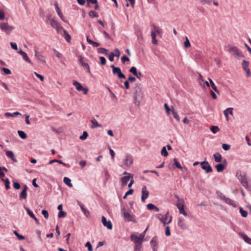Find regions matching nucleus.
<instances>
[{"instance_id":"052dcab7","label":"nucleus","mask_w":251,"mask_h":251,"mask_svg":"<svg viewBox=\"0 0 251 251\" xmlns=\"http://www.w3.org/2000/svg\"><path fill=\"white\" fill-rule=\"evenodd\" d=\"M230 146L228 144H223L222 145V148L224 150L227 151L230 149Z\"/></svg>"},{"instance_id":"4468645a","label":"nucleus","mask_w":251,"mask_h":251,"mask_svg":"<svg viewBox=\"0 0 251 251\" xmlns=\"http://www.w3.org/2000/svg\"><path fill=\"white\" fill-rule=\"evenodd\" d=\"M133 176L131 174H129V176L122 177L121 178V185L122 186H125L127 185L128 181L131 178H133Z\"/></svg>"},{"instance_id":"5fc2aeb1","label":"nucleus","mask_w":251,"mask_h":251,"mask_svg":"<svg viewBox=\"0 0 251 251\" xmlns=\"http://www.w3.org/2000/svg\"><path fill=\"white\" fill-rule=\"evenodd\" d=\"M129 72L133 74V75H137V69H136V68L135 67H132L130 68V70H129Z\"/></svg>"},{"instance_id":"4c0bfd02","label":"nucleus","mask_w":251,"mask_h":251,"mask_svg":"<svg viewBox=\"0 0 251 251\" xmlns=\"http://www.w3.org/2000/svg\"><path fill=\"white\" fill-rule=\"evenodd\" d=\"M89 16L91 18H97L99 17V14L93 10H90L89 12Z\"/></svg>"},{"instance_id":"20e7f679","label":"nucleus","mask_w":251,"mask_h":251,"mask_svg":"<svg viewBox=\"0 0 251 251\" xmlns=\"http://www.w3.org/2000/svg\"><path fill=\"white\" fill-rule=\"evenodd\" d=\"M228 51L232 53V54L235 57H243L242 53L237 49L235 46L228 47Z\"/></svg>"},{"instance_id":"c03bdc74","label":"nucleus","mask_w":251,"mask_h":251,"mask_svg":"<svg viewBox=\"0 0 251 251\" xmlns=\"http://www.w3.org/2000/svg\"><path fill=\"white\" fill-rule=\"evenodd\" d=\"M210 129L214 134H215L219 130V128L217 126H213L210 127Z\"/></svg>"},{"instance_id":"37998d69","label":"nucleus","mask_w":251,"mask_h":251,"mask_svg":"<svg viewBox=\"0 0 251 251\" xmlns=\"http://www.w3.org/2000/svg\"><path fill=\"white\" fill-rule=\"evenodd\" d=\"M24 207H25V210L26 211L27 214L29 215V216L31 218H35L34 214H33V212L29 209V208L25 207V206Z\"/></svg>"},{"instance_id":"0e129e2a","label":"nucleus","mask_w":251,"mask_h":251,"mask_svg":"<svg viewBox=\"0 0 251 251\" xmlns=\"http://www.w3.org/2000/svg\"><path fill=\"white\" fill-rule=\"evenodd\" d=\"M2 70L6 75H10L11 73V71L9 69L2 68Z\"/></svg>"},{"instance_id":"4be33fe9","label":"nucleus","mask_w":251,"mask_h":251,"mask_svg":"<svg viewBox=\"0 0 251 251\" xmlns=\"http://www.w3.org/2000/svg\"><path fill=\"white\" fill-rule=\"evenodd\" d=\"M150 243L151 244L152 249H158V242L157 237H153L152 239L151 240Z\"/></svg>"},{"instance_id":"aec40b11","label":"nucleus","mask_w":251,"mask_h":251,"mask_svg":"<svg viewBox=\"0 0 251 251\" xmlns=\"http://www.w3.org/2000/svg\"><path fill=\"white\" fill-rule=\"evenodd\" d=\"M18 52L22 56L24 60L30 64H32L31 60L28 58L26 52H24L22 50H20Z\"/></svg>"},{"instance_id":"473e14b6","label":"nucleus","mask_w":251,"mask_h":251,"mask_svg":"<svg viewBox=\"0 0 251 251\" xmlns=\"http://www.w3.org/2000/svg\"><path fill=\"white\" fill-rule=\"evenodd\" d=\"M73 85L75 87L77 91H81L83 86L79 82H77V81L74 80L73 81Z\"/></svg>"},{"instance_id":"f8f14e48","label":"nucleus","mask_w":251,"mask_h":251,"mask_svg":"<svg viewBox=\"0 0 251 251\" xmlns=\"http://www.w3.org/2000/svg\"><path fill=\"white\" fill-rule=\"evenodd\" d=\"M227 163V161L224 159L223 161V163H219L216 165L215 167L218 172H222L226 168Z\"/></svg>"},{"instance_id":"864d4df0","label":"nucleus","mask_w":251,"mask_h":251,"mask_svg":"<svg viewBox=\"0 0 251 251\" xmlns=\"http://www.w3.org/2000/svg\"><path fill=\"white\" fill-rule=\"evenodd\" d=\"M218 196L223 201H225L226 198L223 193L221 192L217 191L216 192Z\"/></svg>"},{"instance_id":"3c124183","label":"nucleus","mask_w":251,"mask_h":251,"mask_svg":"<svg viewBox=\"0 0 251 251\" xmlns=\"http://www.w3.org/2000/svg\"><path fill=\"white\" fill-rule=\"evenodd\" d=\"M88 136V133L86 131H83L82 135L79 137V139L81 140H84L87 138Z\"/></svg>"},{"instance_id":"c85d7f7f","label":"nucleus","mask_w":251,"mask_h":251,"mask_svg":"<svg viewBox=\"0 0 251 251\" xmlns=\"http://www.w3.org/2000/svg\"><path fill=\"white\" fill-rule=\"evenodd\" d=\"M174 164L176 168L180 169L181 170L184 171V170H187L186 168H183L181 166L180 164L178 162L176 158L174 159Z\"/></svg>"},{"instance_id":"13d9d810","label":"nucleus","mask_w":251,"mask_h":251,"mask_svg":"<svg viewBox=\"0 0 251 251\" xmlns=\"http://www.w3.org/2000/svg\"><path fill=\"white\" fill-rule=\"evenodd\" d=\"M200 1H201V3L203 5H204V4L210 5L211 3V1L210 0H201Z\"/></svg>"},{"instance_id":"72a5a7b5","label":"nucleus","mask_w":251,"mask_h":251,"mask_svg":"<svg viewBox=\"0 0 251 251\" xmlns=\"http://www.w3.org/2000/svg\"><path fill=\"white\" fill-rule=\"evenodd\" d=\"M91 123L92 124L91 126L92 128H96L98 127H100L101 126V125L99 124L97 121L95 119H93L91 120Z\"/></svg>"},{"instance_id":"e433bc0d","label":"nucleus","mask_w":251,"mask_h":251,"mask_svg":"<svg viewBox=\"0 0 251 251\" xmlns=\"http://www.w3.org/2000/svg\"><path fill=\"white\" fill-rule=\"evenodd\" d=\"M21 114L20 113H19V112H14L13 113H9V112H6L5 113V116L6 117H15L16 116H17V115H21Z\"/></svg>"},{"instance_id":"9b49d317","label":"nucleus","mask_w":251,"mask_h":251,"mask_svg":"<svg viewBox=\"0 0 251 251\" xmlns=\"http://www.w3.org/2000/svg\"><path fill=\"white\" fill-rule=\"evenodd\" d=\"M83 57L81 55L78 56V62L80 65L83 67L84 69L87 70V72L90 73V67L88 63H85L83 61Z\"/></svg>"},{"instance_id":"b1692460","label":"nucleus","mask_w":251,"mask_h":251,"mask_svg":"<svg viewBox=\"0 0 251 251\" xmlns=\"http://www.w3.org/2000/svg\"><path fill=\"white\" fill-rule=\"evenodd\" d=\"M6 155L8 157L10 158L13 161L15 162H17V160L16 159L13 152L10 151H6Z\"/></svg>"},{"instance_id":"393cba45","label":"nucleus","mask_w":251,"mask_h":251,"mask_svg":"<svg viewBox=\"0 0 251 251\" xmlns=\"http://www.w3.org/2000/svg\"><path fill=\"white\" fill-rule=\"evenodd\" d=\"M224 114L225 116L226 117V120H228V114L230 115L233 114V108H227L224 111Z\"/></svg>"},{"instance_id":"79ce46f5","label":"nucleus","mask_w":251,"mask_h":251,"mask_svg":"<svg viewBox=\"0 0 251 251\" xmlns=\"http://www.w3.org/2000/svg\"><path fill=\"white\" fill-rule=\"evenodd\" d=\"M54 162L58 163L60 164L63 165L65 166H67V165L66 163L63 162L61 160H57V159H53V160L50 161L49 164H52Z\"/></svg>"},{"instance_id":"58836bf2","label":"nucleus","mask_w":251,"mask_h":251,"mask_svg":"<svg viewBox=\"0 0 251 251\" xmlns=\"http://www.w3.org/2000/svg\"><path fill=\"white\" fill-rule=\"evenodd\" d=\"M18 133L19 136L23 139H25L27 137L26 134L25 132L22 130H18Z\"/></svg>"},{"instance_id":"2eb2a0df","label":"nucleus","mask_w":251,"mask_h":251,"mask_svg":"<svg viewBox=\"0 0 251 251\" xmlns=\"http://www.w3.org/2000/svg\"><path fill=\"white\" fill-rule=\"evenodd\" d=\"M243 69L246 72L247 76L248 77L251 76V74L249 68V62L244 60L242 63Z\"/></svg>"},{"instance_id":"603ef678","label":"nucleus","mask_w":251,"mask_h":251,"mask_svg":"<svg viewBox=\"0 0 251 251\" xmlns=\"http://www.w3.org/2000/svg\"><path fill=\"white\" fill-rule=\"evenodd\" d=\"M161 155L164 156H167L168 155V152L165 147H163L161 152Z\"/></svg>"},{"instance_id":"dca6fc26","label":"nucleus","mask_w":251,"mask_h":251,"mask_svg":"<svg viewBox=\"0 0 251 251\" xmlns=\"http://www.w3.org/2000/svg\"><path fill=\"white\" fill-rule=\"evenodd\" d=\"M149 192L147 190L146 186H144L142 188V201L144 202L145 200L148 198Z\"/></svg>"},{"instance_id":"6ab92c4d","label":"nucleus","mask_w":251,"mask_h":251,"mask_svg":"<svg viewBox=\"0 0 251 251\" xmlns=\"http://www.w3.org/2000/svg\"><path fill=\"white\" fill-rule=\"evenodd\" d=\"M35 56L40 62L42 63H45L46 62L45 57L37 50L35 51Z\"/></svg>"},{"instance_id":"1a4fd4ad","label":"nucleus","mask_w":251,"mask_h":251,"mask_svg":"<svg viewBox=\"0 0 251 251\" xmlns=\"http://www.w3.org/2000/svg\"><path fill=\"white\" fill-rule=\"evenodd\" d=\"M201 168L205 170L206 173H211L213 171L212 168L206 161H202L201 163Z\"/></svg>"},{"instance_id":"ea45409f","label":"nucleus","mask_w":251,"mask_h":251,"mask_svg":"<svg viewBox=\"0 0 251 251\" xmlns=\"http://www.w3.org/2000/svg\"><path fill=\"white\" fill-rule=\"evenodd\" d=\"M153 29L155 31V32H156V34L157 33L160 37L162 36L163 31L161 29H160L158 27H156L155 25H153Z\"/></svg>"},{"instance_id":"8fccbe9b","label":"nucleus","mask_w":251,"mask_h":251,"mask_svg":"<svg viewBox=\"0 0 251 251\" xmlns=\"http://www.w3.org/2000/svg\"><path fill=\"white\" fill-rule=\"evenodd\" d=\"M240 212L243 217H247L248 215V212L247 211L244 210L242 208H240Z\"/></svg>"},{"instance_id":"f257e3e1","label":"nucleus","mask_w":251,"mask_h":251,"mask_svg":"<svg viewBox=\"0 0 251 251\" xmlns=\"http://www.w3.org/2000/svg\"><path fill=\"white\" fill-rule=\"evenodd\" d=\"M134 103L137 106H139L140 102L143 97V93L142 91L141 88L139 85L135 84L134 87Z\"/></svg>"},{"instance_id":"f3484780","label":"nucleus","mask_w":251,"mask_h":251,"mask_svg":"<svg viewBox=\"0 0 251 251\" xmlns=\"http://www.w3.org/2000/svg\"><path fill=\"white\" fill-rule=\"evenodd\" d=\"M101 222L103 225L106 227L108 229H111L112 228V225L110 221H107L106 218L102 216L101 217Z\"/></svg>"},{"instance_id":"338daca9","label":"nucleus","mask_w":251,"mask_h":251,"mask_svg":"<svg viewBox=\"0 0 251 251\" xmlns=\"http://www.w3.org/2000/svg\"><path fill=\"white\" fill-rule=\"evenodd\" d=\"M121 53L120 50L118 49H116L115 50V53H114V55L115 56L119 57L120 56Z\"/></svg>"},{"instance_id":"a18cd8bd","label":"nucleus","mask_w":251,"mask_h":251,"mask_svg":"<svg viewBox=\"0 0 251 251\" xmlns=\"http://www.w3.org/2000/svg\"><path fill=\"white\" fill-rule=\"evenodd\" d=\"M172 112L173 115L174 117L177 121H179L180 118L177 112L174 109L172 110Z\"/></svg>"},{"instance_id":"680f3d73","label":"nucleus","mask_w":251,"mask_h":251,"mask_svg":"<svg viewBox=\"0 0 251 251\" xmlns=\"http://www.w3.org/2000/svg\"><path fill=\"white\" fill-rule=\"evenodd\" d=\"M142 246V244H135L134 247V251H140Z\"/></svg>"},{"instance_id":"e2e57ef3","label":"nucleus","mask_w":251,"mask_h":251,"mask_svg":"<svg viewBox=\"0 0 251 251\" xmlns=\"http://www.w3.org/2000/svg\"><path fill=\"white\" fill-rule=\"evenodd\" d=\"M10 45L11 47V48L13 49L14 50H18V47L17 44L15 43L11 42Z\"/></svg>"},{"instance_id":"ddd939ff","label":"nucleus","mask_w":251,"mask_h":251,"mask_svg":"<svg viewBox=\"0 0 251 251\" xmlns=\"http://www.w3.org/2000/svg\"><path fill=\"white\" fill-rule=\"evenodd\" d=\"M169 214V212L168 211L165 215L159 214L156 215V217L165 225H166V220L168 218Z\"/></svg>"},{"instance_id":"7c9ffc66","label":"nucleus","mask_w":251,"mask_h":251,"mask_svg":"<svg viewBox=\"0 0 251 251\" xmlns=\"http://www.w3.org/2000/svg\"><path fill=\"white\" fill-rule=\"evenodd\" d=\"M178 226L180 227L182 229H186L187 228V226L183 221L181 219L179 218L178 221Z\"/></svg>"},{"instance_id":"bb28decb","label":"nucleus","mask_w":251,"mask_h":251,"mask_svg":"<svg viewBox=\"0 0 251 251\" xmlns=\"http://www.w3.org/2000/svg\"><path fill=\"white\" fill-rule=\"evenodd\" d=\"M148 209L150 210H154L156 212L159 211V209L156 207L155 205L152 203H149L147 205Z\"/></svg>"},{"instance_id":"423d86ee","label":"nucleus","mask_w":251,"mask_h":251,"mask_svg":"<svg viewBox=\"0 0 251 251\" xmlns=\"http://www.w3.org/2000/svg\"><path fill=\"white\" fill-rule=\"evenodd\" d=\"M112 69V73L114 75H117L119 79L125 78V75L122 73L121 70L119 67H115L114 65H111Z\"/></svg>"},{"instance_id":"9d476101","label":"nucleus","mask_w":251,"mask_h":251,"mask_svg":"<svg viewBox=\"0 0 251 251\" xmlns=\"http://www.w3.org/2000/svg\"><path fill=\"white\" fill-rule=\"evenodd\" d=\"M50 25L53 28H55L58 33L61 32V30L63 29V27L58 24V23L54 19V18L50 19Z\"/></svg>"},{"instance_id":"cd10ccee","label":"nucleus","mask_w":251,"mask_h":251,"mask_svg":"<svg viewBox=\"0 0 251 251\" xmlns=\"http://www.w3.org/2000/svg\"><path fill=\"white\" fill-rule=\"evenodd\" d=\"M208 80L209 81V82H210V85H211V87L212 88V89L218 94L219 95L220 92L219 91V90L217 89V87L216 86L215 84H214V83L213 82V81H212V80L210 78H208Z\"/></svg>"},{"instance_id":"09e8293b","label":"nucleus","mask_w":251,"mask_h":251,"mask_svg":"<svg viewBox=\"0 0 251 251\" xmlns=\"http://www.w3.org/2000/svg\"><path fill=\"white\" fill-rule=\"evenodd\" d=\"M13 233L17 236L19 240H24L25 237L24 236L20 235L16 230L13 231Z\"/></svg>"},{"instance_id":"0eeeda50","label":"nucleus","mask_w":251,"mask_h":251,"mask_svg":"<svg viewBox=\"0 0 251 251\" xmlns=\"http://www.w3.org/2000/svg\"><path fill=\"white\" fill-rule=\"evenodd\" d=\"M131 240L134 242L135 244H142L144 239L143 234H140L139 236L132 234L130 235Z\"/></svg>"},{"instance_id":"de8ad7c7","label":"nucleus","mask_w":251,"mask_h":251,"mask_svg":"<svg viewBox=\"0 0 251 251\" xmlns=\"http://www.w3.org/2000/svg\"><path fill=\"white\" fill-rule=\"evenodd\" d=\"M3 181L5 182V187L6 190H8L10 188V181L8 178H6L5 179H2Z\"/></svg>"},{"instance_id":"f03ea898","label":"nucleus","mask_w":251,"mask_h":251,"mask_svg":"<svg viewBox=\"0 0 251 251\" xmlns=\"http://www.w3.org/2000/svg\"><path fill=\"white\" fill-rule=\"evenodd\" d=\"M236 176L239 180L240 183L243 185V186L246 189H248L249 185L246 173L241 171H237L236 174Z\"/></svg>"},{"instance_id":"a19ab883","label":"nucleus","mask_w":251,"mask_h":251,"mask_svg":"<svg viewBox=\"0 0 251 251\" xmlns=\"http://www.w3.org/2000/svg\"><path fill=\"white\" fill-rule=\"evenodd\" d=\"M98 52L100 53L108 54V50L103 48H99L98 49Z\"/></svg>"},{"instance_id":"412c9836","label":"nucleus","mask_w":251,"mask_h":251,"mask_svg":"<svg viewBox=\"0 0 251 251\" xmlns=\"http://www.w3.org/2000/svg\"><path fill=\"white\" fill-rule=\"evenodd\" d=\"M78 205L80 206L81 210L82 211L84 214L87 217H90V212L89 211L84 208V205L79 201H77Z\"/></svg>"},{"instance_id":"a878e982","label":"nucleus","mask_w":251,"mask_h":251,"mask_svg":"<svg viewBox=\"0 0 251 251\" xmlns=\"http://www.w3.org/2000/svg\"><path fill=\"white\" fill-rule=\"evenodd\" d=\"M63 32V37L65 39V40L68 42H70L71 39V37L70 34L67 32V31L63 28V29L61 31Z\"/></svg>"},{"instance_id":"7ed1b4c3","label":"nucleus","mask_w":251,"mask_h":251,"mask_svg":"<svg viewBox=\"0 0 251 251\" xmlns=\"http://www.w3.org/2000/svg\"><path fill=\"white\" fill-rule=\"evenodd\" d=\"M121 212H122V214L123 215V216L124 217V219L126 221H127V222H136L133 216L132 215H131L130 214H129L128 211H127L126 210V208L125 207H122L121 208Z\"/></svg>"},{"instance_id":"f704fd0d","label":"nucleus","mask_w":251,"mask_h":251,"mask_svg":"<svg viewBox=\"0 0 251 251\" xmlns=\"http://www.w3.org/2000/svg\"><path fill=\"white\" fill-rule=\"evenodd\" d=\"M224 201L226 203H227L230 205L233 206L234 207L236 206V204H235L234 201L228 198H226L225 200Z\"/></svg>"},{"instance_id":"a211bd4d","label":"nucleus","mask_w":251,"mask_h":251,"mask_svg":"<svg viewBox=\"0 0 251 251\" xmlns=\"http://www.w3.org/2000/svg\"><path fill=\"white\" fill-rule=\"evenodd\" d=\"M27 186L26 185H25L23 186V189L20 195V200H25V199H26V198H27Z\"/></svg>"},{"instance_id":"6e6552de","label":"nucleus","mask_w":251,"mask_h":251,"mask_svg":"<svg viewBox=\"0 0 251 251\" xmlns=\"http://www.w3.org/2000/svg\"><path fill=\"white\" fill-rule=\"evenodd\" d=\"M133 161L131 155L129 154H126L123 161V163L125 166L129 167L132 164Z\"/></svg>"},{"instance_id":"69168bd1","label":"nucleus","mask_w":251,"mask_h":251,"mask_svg":"<svg viewBox=\"0 0 251 251\" xmlns=\"http://www.w3.org/2000/svg\"><path fill=\"white\" fill-rule=\"evenodd\" d=\"M42 214L44 216V217L46 219H48L49 218V213L47 210H43L42 211Z\"/></svg>"},{"instance_id":"49530a36","label":"nucleus","mask_w":251,"mask_h":251,"mask_svg":"<svg viewBox=\"0 0 251 251\" xmlns=\"http://www.w3.org/2000/svg\"><path fill=\"white\" fill-rule=\"evenodd\" d=\"M54 54L58 58H62L63 55L55 49L53 50Z\"/></svg>"},{"instance_id":"774afa93","label":"nucleus","mask_w":251,"mask_h":251,"mask_svg":"<svg viewBox=\"0 0 251 251\" xmlns=\"http://www.w3.org/2000/svg\"><path fill=\"white\" fill-rule=\"evenodd\" d=\"M122 63H124L126 61H129V59L126 55H124L121 58Z\"/></svg>"},{"instance_id":"c9c22d12","label":"nucleus","mask_w":251,"mask_h":251,"mask_svg":"<svg viewBox=\"0 0 251 251\" xmlns=\"http://www.w3.org/2000/svg\"><path fill=\"white\" fill-rule=\"evenodd\" d=\"M63 181L66 185H67L70 187H73V185L71 183V180L69 177H64Z\"/></svg>"},{"instance_id":"bf43d9fd","label":"nucleus","mask_w":251,"mask_h":251,"mask_svg":"<svg viewBox=\"0 0 251 251\" xmlns=\"http://www.w3.org/2000/svg\"><path fill=\"white\" fill-rule=\"evenodd\" d=\"M85 246L88 248V250L89 251H93L92 246L90 242H87L86 243Z\"/></svg>"},{"instance_id":"6e6d98bb","label":"nucleus","mask_w":251,"mask_h":251,"mask_svg":"<svg viewBox=\"0 0 251 251\" xmlns=\"http://www.w3.org/2000/svg\"><path fill=\"white\" fill-rule=\"evenodd\" d=\"M66 215V212H64L62 210H61V211H59V213H58V218H62V217H65Z\"/></svg>"},{"instance_id":"c756f323","label":"nucleus","mask_w":251,"mask_h":251,"mask_svg":"<svg viewBox=\"0 0 251 251\" xmlns=\"http://www.w3.org/2000/svg\"><path fill=\"white\" fill-rule=\"evenodd\" d=\"M240 235L245 242L251 245V238H249L246 234L243 233H241Z\"/></svg>"},{"instance_id":"2f4dec72","label":"nucleus","mask_w":251,"mask_h":251,"mask_svg":"<svg viewBox=\"0 0 251 251\" xmlns=\"http://www.w3.org/2000/svg\"><path fill=\"white\" fill-rule=\"evenodd\" d=\"M215 162H220L222 161V157L219 152H216L213 155Z\"/></svg>"},{"instance_id":"5701e85b","label":"nucleus","mask_w":251,"mask_h":251,"mask_svg":"<svg viewBox=\"0 0 251 251\" xmlns=\"http://www.w3.org/2000/svg\"><path fill=\"white\" fill-rule=\"evenodd\" d=\"M54 6L56 10V11L59 16V17L62 20L64 21V17L61 12L60 8H59L58 3L57 2L54 3Z\"/></svg>"},{"instance_id":"39448f33","label":"nucleus","mask_w":251,"mask_h":251,"mask_svg":"<svg viewBox=\"0 0 251 251\" xmlns=\"http://www.w3.org/2000/svg\"><path fill=\"white\" fill-rule=\"evenodd\" d=\"M0 29L9 34L14 29L12 26L9 25L7 23H0Z\"/></svg>"},{"instance_id":"4d7b16f0","label":"nucleus","mask_w":251,"mask_h":251,"mask_svg":"<svg viewBox=\"0 0 251 251\" xmlns=\"http://www.w3.org/2000/svg\"><path fill=\"white\" fill-rule=\"evenodd\" d=\"M179 211L180 214H182L184 215V216L187 215V213L185 212V211L184 210L183 204H182L181 207L179 208Z\"/></svg>"}]
</instances>
